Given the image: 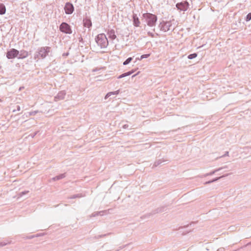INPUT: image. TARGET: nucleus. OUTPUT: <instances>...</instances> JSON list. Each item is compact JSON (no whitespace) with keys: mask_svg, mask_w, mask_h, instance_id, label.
<instances>
[{"mask_svg":"<svg viewBox=\"0 0 251 251\" xmlns=\"http://www.w3.org/2000/svg\"><path fill=\"white\" fill-rule=\"evenodd\" d=\"M95 41L101 49L106 48L108 45V41L104 33L98 34L95 37Z\"/></svg>","mask_w":251,"mask_h":251,"instance_id":"nucleus-2","label":"nucleus"},{"mask_svg":"<svg viewBox=\"0 0 251 251\" xmlns=\"http://www.w3.org/2000/svg\"><path fill=\"white\" fill-rule=\"evenodd\" d=\"M2 101V100L1 99H0V102Z\"/></svg>","mask_w":251,"mask_h":251,"instance_id":"nucleus-48","label":"nucleus"},{"mask_svg":"<svg viewBox=\"0 0 251 251\" xmlns=\"http://www.w3.org/2000/svg\"><path fill=\"white\" fill-rule=\"evenodd\" d=\"M21 110V107L19 105H17V111H20Z\"/></svg>","mask_w":251,"mask_h":251,"instance_id":"nucleus-41","label":"nucleus"},{"mask_svg":"<svg viewBox=\"0 0 251 251\" xmlns=\"http://www.w3.org/2000/svg\"><path fill=\"white\" fill-rule=\"evenodd\" d=\"M66 95V93L65 91H59L57 95L54 97L55 101H57L58 100H62L65 98V96Z\"/></svg>","mask_w":251,"mask_h":251,"instance_id":"nucleus-11","label":"nucleus"},{"mask_svg":"<svg viewBox=\"0 0 251 251\" xmlns=\"http://www.w3.org/2000/svg\"><path fill=\"white\" fill-rule=\"evenodd\" d=\"M69 52H67L63 53L62 56L64 58H66L67 56H68L69 55Z\"/></svg>","mask_w":251,"mask_h":251,"instance_id":"nucleus-36","label":"nucleus"},{"mask_svg":"<svg viewBox=\"0 0 251 251\" xmlns=\"http://www.w3.org/2000/svg\"><path fill=\"white\" fill-rule=\"evenodd\" d=\"M177 10L182 11H186L189 6V2L185 0L178 2L176 5Z\"/></svg>","mask_w":251,"mask_h":251,"instance_id":"nucleus-8","label":"nucleus"},{"mask_svg":"<svg viewBox=\"0 0 251 251\" xmlns=\"http://www.w3.org/2000/svg\"><path fill=\"white\" fill-rule=\"evenodd\" d=\"M172 23L171 21L162 20L158 25V28L161 31L167 32L171 29Z\"/></svg>","mask_w":251,"mask_h":251,"instance_id":"nucleus-4","label":"nucleus"},{"mask_svg":"<svg viewBox=\"0 0 251 251\" xmlns=\"http://www.w3.org/2000/svg\"><path fill=\"white\" fill-rule=\"evenodd\" d=\"M198 55L197 53H193L188 55L187 58L189 59H193L195 58Z\"/></svg>","mask_w":251,"mask_h":251,"instance_id":"nucleus-22","label":"nucleus"},{"mask_svg":"<svg viewBox=\"0 0 251 251\" xmlns=\"http://www.w3.org/2000/svg\"><path fill=\"white\" fill-rule=\"evenodd\" d=\"M38 131H36L34 132L32 134H30L31 136L33 138L38 133Z\"/></svg>","mask_w":251,"mask_h":251,"instance_id":"nucleus-39","label":"nucleus"},{"mask_svg":"<svg viewBox=\"0 0 251 251\" xmlns=\"http://www.w3.org/2000/svg\"><path fill=\"white\" fill-rule=\"evenodd\" d=\"M20 53L18 55V59H23L25 58L29 55V53L27 51L22 50L19 51Z\"/></svg>","mask_w":251,"mask_h":251,"instance_id":"nucleus-14","label":"nucleus"},{"mask_svg":"<svg viewBox=\"0 0 251 251\" xmlns=\"http://www.w3.org/2000/svg\"><path fill=\"white\" fill-rule=\"evenodd\" d=\"M128 127V125L127 124H125L123 126V128L124 129L127 128Z\"/></svg>","mask_w":251,"mask_h":251,"instance_id":"nucleus-40","label":"nucleus"},{"mask_svg":"<svg viewBox=\"0 0 251 251\" xmlns=\"http://www.w3.org/2000/svg\"><path fill=\"white\" fill-rule=\"evenodd\" d=\"M224 250V248H220L219 249H218V251H222V250Z\"/></svg>","mask_w":251,"mask_h":251,"instance_id":"nucleus-43","label":"nucleus"},{"mask_svg":"<svg viewBox=\"0 0 251 251\" xmlns=\"http://www.w3.org/2000/svg\"><path fill=\"white\" fill-rule=\"evenodd\" d=\"M44 234H45L44 233H38L36 235H34V237H37L43 236Z\"/></svg>","mask_w":251,"mask_h":251,"instance_id":"nucleus-37","label":"nucleus"},{"mask_svg":"<svg viewBox=\"0 0 251 251\" xmlns=\"http://www.w3.org/2000/svg\"><path fill=\"white\" fill-rule=\"evenodd\" d=\"M240 250V249H237V250H236L235 251H238V250Z\"/></svg>","mask_w":251,"mask_h":251,"instance_id":"nucleus-47","label":"nucleus"},{"mask_svg":"<svg viewBox=\"0 0 251 251\" xmlns=\"http://www.w3.org/2000/svg\"><path fill=\"white\" fill-rule=\"evenodd\" d=\"M140 60V58H136V60ZM136 61H135V62Z\"/></svg>","mask_w":251,"mask_h":251,"instance_id":"nucleus-44","label":"nucleus"},{"mask_svg":"<svg viewBox=\"0 0 251 251\" xmlns=\"http://www.w3.org/2000/svg\"><path fill=\"white\" fill-rule=\"evenodd\" d=\"M83 25L84 27L90 28L92 26V23L90 17H86L83 19Z\"/></svg>","mask_w":251,"mask_h":251,"instance_id":"nucleus-10","label":"nucleus"},{"mask_svg":"<svg viewBox=\"0 0 251 251\" xmlns=\"http://www.w3.org/2000/svg\"><path fill=\"white\" fill-rule=\"evenodd\" d=\"M64 9L66 14L71 15L74 12L75 10V7L71 2L68 1L66 2Z\"/></svg>","mask_w":251,"mask_h":251,"instance_id":"nucleus-9","label":"nucleus"},{"mask_svg":"<svg viewBox=\"0 0 251 251\" xmlns=\"http://www.w3.org/2000/svg\"><path fill=\"white\" fill-rule=\"evenodd\" d=\"M83 197V195L82 194H77L73 195L71 196H70L69 199H74L76 198H80L81 197Z\"/></svg>","mask_w":251,"mask_h":251,"instance_id":"nucleus-20","label":"nucleus"},{"mask_svg":"<svg viewBox=\"0 0 251 251\" xmlns=\"http://www.w3.org/2000/svg\"><path fill=\"white\" fill-rule=\"evenodd\" d=\"M148 36H150L151 37H154V34H153L152 32H151L150 31L148 32Z\"/></svg>","mask_w":251,"mask_h":251,"instance_id":"nucleus-34","label":"nucleus"},{"mask_svg":"<svg viewBox=\"0 0 251 251\" xmlns=\"http://www.w3.org/2000/svg\"><path fill=\"white\" fill-rule=\"evenodd\" d=\"M28 53H29V55H30L31 53V51H30L29 52H28Z\"/></svg>","mask_w":251,"mask_h":251,"instance_id":"nucleus-45","label":"nucleus"},{"mask_svg":"<svg viewBox=\"0 0 251 251\" xmlns=\"http://www.w3.org/2000/svg\"><path fill=\"white\" fill-rule=\"evenodd\" d=\"M164 161H165V160H164L158 159L154 162L153 166L155 167H157V166H159V165H160L162 162H163Z\"/></svg>","mask_w":251,"mask_h":251,"instance_id":"nucleus-21","label":"nucleus"},{"mask_svg":"<svg viewBox=\"0 0 251 251\" xmlns=\"http://www.w3.org/2000/svg\"><path fill=\"white\" fill-rule=\"evenodd\" d=\"M142 17L148 26L152 27L155 25L157 21V17L156 15L147 12L143 14Z\"/></svg>","mask_w":251,"mask_h":251,"instance_id":"nucleus-1","label":"nucleus"},{"mask_svg":"<svg viewBox=\"0 0 251 251\" xmlns=\"http://www.w3.org/2000/svg\"><path fill=\"white\" fill-rule=\"evenodd\" d=\"M133 59V58L132 57H128V58H127L124 62H123V65H126L127 64H128Z\"/></svg>","mask_w":251,"mask_h":251,"instance_id":"nucleus-23","label":"nucleus"},{"mask_svg":"<svg viewBox=\"0 0 251 251\" xmlns=\"http://www.w3.org/2000/svg\"><path fill=\"white\" fill-rule=\"evenodd\" d=\"M50 49V47L39 48L37 51L34 54V59H39L40 58L44 59L49 54Z\"/></svg>","mask_w":251,"mask_h":251,"instance_id":"nucleus-3","label":"nucleus"},{"mask_svg":"<svg viewBox=\"0 0 251 251\" xmlns=\"http://www.w3.org/2000/svg\"><path fill=\"white\" fill-rule=\"evenodd\" d=\"M33 238H34V235H30V236H27L25 237V238L26 239H33Z\"/></svg>","mask_w":251,"mask_h":251,"instance_id":"nucleus-33","label":"nucleus"},{"mask_svg":"<svg viewBox=\"0 0 251 251\" xmlns=\"http://www.w3.org/2000/svg\"><path fill=\"white\" fill-rule=\"evenodd\" d=\"M28 191H24L19 193L18 195L19 197H22L24 195L28 193Z\"/></svg>","mask_w":251,"mask_h":251,"instance_id":"nucleus-30","label":"nucleus"},{"mask_svg":"<svg viewBox=\"0 0 251 251\" xmlns=\"http://www.w3.org/2000/svg\"><path fill=\"white\" fill-rule=\"evenodd\" d=\"M228 175V174H226V175H223L221 176H219V177H215L211 180H208L207 181H206L205 182H204V184L205 185H207V184H209L211 183H213V182H214L215 181H218V180L220 179L221 178H223V177H226V176H227Z\"/></svg>","mask_w":251,"mask_h":251,"instance_id":"nucleus-17","label":"nucleus"},{"mask_svg":"<svg viewBox=\"0 0 251 251\" xmlns=\"http://www.w3.org/2000/svg\"><path fill=\"white\" fill-rule=\"evenodd\" d=\"M120 92V90L119 89L115 91L110 92V93H111V95H118L119 94Z\"/></svg>","mask_w":251,"mask_h":251,"instance_id":"nucleus-31","label":"nucleus"},{"mask_svg":"<svg viewBox=\"0 0 251 251\" xmlns=\"http://www.w3.org/2000/svg\"><path fill=\"white\" fill-rule=\"evenodd\" d=\"M78 41L80 43H81L82 45L84 44V41L83 40V39L82 38V37H80L78 38Z\"/></svg>","mask_w":251,"mask_h":251,"instance_id":"nucleus-32","label":"nucleus"},{"mask_svg":"<svg viewBox=\"0 0 251 251\" xmlns=\"http://www.w3.org/2000/svg\"><path fill=\"white\" fill-rule=\"evenodd\" d=\"M38 112H39V111L38 110H34V111H30L28 113H29V116H34Z\"/></svg>","mask_w":251,"mask_h":251,"instance_id":"nucleus-27","label":"nucleus"},{"mask_svg":"<svg viewBox=\"0 0 251 251\" xmlns=\"http://www.w3.org/2000/svg\"><path fill=\"white\" fill-rule=\"evenodd\" d=\"M107 34L108 35L109 38L112 40H115L117 37L115 30L113 29H108L107 30Z\"/></svg>","mask_w":251,"mask_h":251,"instance_id":"nucleus-13","label":"nucleus"},{"mask_svg":"<svg viewBox=\"0 0 251 251\" xmlns=\"http://www.w3.org/2000/svg\"><path fill=\"white\" fill-rule=\"evenodd\" d=\"M6 7L3 3L0 2V15H2L6 13Z\"/></svg>","mask_w":251,"mask_h":251,"instance_id":"nucleus-18","label":"nucleus"},{"mask_svg":"<svg viewBox=\"0 0 251 251\" xmlns=\"http://www.w3.org/2000/svg\"><path fill=\"white\" fill-rule=\"evenodd\" d=\"M170 206V204H166L163 206H161L159 207L154 210H152L151 213H147L145 215V217H149L150 216L154 215L157 213H162L163 212H165L167 210V207Z\"/></svg>","mask_w":251,"mask_h":251,"instance_id":"nucleus-6","label":"nucleus"},{"mask_svg":"<svg viewBox=\"0 0 251 251\" xmlns=\"http://www.w3.org/2000/svg\"><path fill=\"white\" fill-rule=\"evenodd\" d=\"M245 20L246 22H249L251 20V13H249L247 14Z\"/></svg>","mask_w":251,"mask_h":251,"instance_id":"nucleus-25","label":"nucleus"},{"mask_svg":"<svg viewBox=\"0 0 251 251\" xmlns=\"http://www.w3.org/2000/svg\"><path fill=\"white\" fill-rule=\"evenodd\" d=\"M111 233L110 232V233H107V234H101V235H97V236H95V239H99V238H102V237H105L108 235H110L111 234Z\"/></svg>","mask_w":251,"mask_h":251,"instance_id":"nucleus-24","label":"nucleus"},{"mask_svg":"<svg viewBox=\"0 0 251 251\" xmlns=\"http://www.w3.org/2000/svg\"><path fill=\"white\" fill-rule=\"evenodd\" d=\"M104 212V211H99V212H94L93 213H92V217H96V216H97L99 215H101V213H103Z\"/></svg>","mask_w":251,"mask_h":251,"instance_id":"nucleus-26","label":"nucleus"},{"mask_svg":"<svg viewBox=\"0 0 251 251\" xmlns=\"http://www.w3.org/2000/svg\"><path fill=\"white\" fill-rule=\"evenodd\" d=\"M66 176V173L61 174L59 175H57V176L53 177L52 179L54 181L59 180L60 179H61L65 177Z\"/></svg>","mask_w":251,"mask_h":251,"instance_id":"nucleus-19","label":"nucleus"},{"mask_svg":"<svg viewBox=\"0 0 251 251\" xmlns=\"http://www.w3.org/2000/svg\"><path fill=\"white\" fill-rule=\"evenodd\" d=\"M227 167L226 166H225L224 167H220L218 169H215L208 173H206L205 174H204L203 175H202L201 176V177H206L207 176H212L213 175H214V174H215L216 172H218L222 170H223V169H225V168H227Z\"/></svg>","mask_w":251,"mask_h":251,"instance_id":"nucleus-15","label":"nucleus"},{"mask_svg":"<svg viewBox=\"0 0 251 251\" xmlns=\"http://www.w3.org/2000/svg\"><path fill=\"white\" fill-rule=\"evenodd\" d=\"M59 29L60 32L66 34H71L73 33L72 26L67 23L63 22L59 26Z\"/></svg>","mask_w":251,"mask_h":251,"instance_id":"nucleus-5","label":"nucleus"},{"mask_svg":"<svg viewBox=\"0 0 251 251\" xmlns=\"http://www.w3.org/2000/svg\"><path fill=\"white\" fill-rule=\"evenodd\" d=\"M150 56V54H145L141 55L140 59H142L144 58H147Z\"/></svg>","mask_w":251,"mask_h":251,"instance_id":"nucleus-28","label":"nucleus"},{"mask_svg":"<svg viewBox=\"0 0 251 251\" xmlns=\"http://www.w3.org/2000/svg\"><path fill=\"white\" fill-rule=\"evenodd\" d=\"M228 151H226L225 153L222 156H221V157H225V156H228Z\"/></svg>","mask_w":251,"mask_h":251,"instance_id":"nucleus-38","label":"nucleus"},{"mask_svg":"<svg viewBox=\"0 0 251 251\" xmlns=\"http://www.w3.org/2000/svg\"><path fill=\"white\" fill-rule=\"evenodd\" d=\"M132 18L133 25L135 27L140 26V22L137 14L133 13Z\"/></svg>","mask_w":251,"mask_h":251,"instance_id":"nucleus-12","label":"nucleus"},{"mask_svg":"<svg viewBox=\"0 0 251 251\" xmlns=\"http://www.w3.org/2000/svg\"><path fill=\"white\" fill-rule=\"evenodd\" d=\"M19 53L20 52L18 50L12 48L7 50L6 56L8 59H14L16 57L18 58Z\"/></svg>","mask_w":251,"mask_h":251,"instance_id":"nucleus-7","label":"nucleus"},{"mask_svg":"<svg viewBox=\"0 0 251 251\" xmlns=\"http://www.w3.org/2000/svg\"><path fill=\"white\" fill-rule=\"evenodd\" d=\"M139 73H140V72H138V73H137L136 74H135V75H133L132 76V77L133 78V77H134V76H135L136 75H138L139 74Z\"/></svg>","mask_w":251,"mask_h":251,"instance_id":"nucleus-42","label":"nucleus"},{"mask_svg":"<svg viewBox=\"0 0 251 251\" xmlns=\"http://www.w3.org/2000/svg\"><path fill=\"white\" fill-rule=\"evenodd\" d=\"M135 72V70L132 69V70H130L129 71H128L127 72L124 73L120 75H119L117 77V78L118 79H121V78H122L123 77H125L130 75H131L133 74Z\"/></svg>","mask_w":251,"mask_h":251,"instance_id":"nucleus-16","label":"nucleus"},{"mask_svg":"<svg viewBox=\"0 0 251 251\" xmlns=\"http://www.w3.org/2000/svg\"><path fill=\"white\" fill-rule=\"evenodd\" d=\"M111 96V93L108 92L105 95L104 99L106 100Z\"/></svg>","mask_w":251,"mask_h":251,"instance_id":"nucleus-35","label":"nucleus"},{"mask_svg":"<svg viewBox=\"0 0 251 251\" xmlns=\"http://www.w3.org/2000/svg\"><path fill=\"white\" fill-rule=\"evenodd\" d=\"M156 36H159L158 34L156 33Z\"/></svg>","mask_w":251,"mask_h":251,"instance_id":"nucleus-46","label":"nucleus"},{"mask_svg":"<svg viewBox=\"0 0 251 251\" xmlns=\"http://www.w3.org/2000/svg\"><path fill=\"white\" fill-rule=\"evenodd\" d=\"M10 243L11 242H0V247H3Z\"/></svg>","mask_w":251,"mask_h":251,"instance_id":"nucleus-29","label":"nucleus"}]
</instances>
